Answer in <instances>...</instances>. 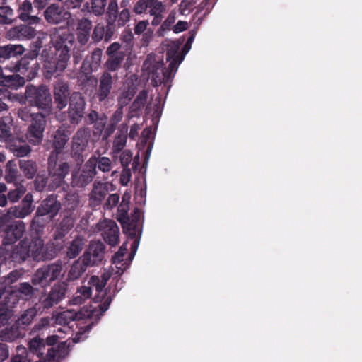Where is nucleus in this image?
Listing matches in <instances>:
<instances>
[{
	"label": "nucleus",
	"mask_w": 362,
	"mask_h": 362,
	"mask_svg": "<svg viewBox=\"0 0 362 362\" xmlns=\"http://www.w3.org/2000/svg\"><path fill=\"white\" fill-rule=\"evenodd\" d=\"M52 47L45 48L41 54L45 61L46 76L64 71L70 58V49L74 43V36L68 29L54 28L51 35Z\"/></svg>",
	"instance_id": "1"
},
{
	"label": "nucleus",
	"mask_w": 362,
	"mask_h": 362,
	"mask_svg": "<svg viewBox=\"0 0 362 362\" xmlns=\"http://www.w3.org/2000/svg\"><path fill=\"white\" fill-rule=\"evenodd\" d=\"M167 62H169L168 67L164 69L162 59H157L155 56L148 55L143 63L142 70L144 74L151 79L154 86L163 84L168 90L178 67L175 64V61L170 59Z\"/></svg>",
	"instance_id": "2"
},
{
	"label": "nucleus",
	"mask_w": 362,
	"mask_h": 362,
	"mask_svg": "<svg viewBox=\"0 0 362 362\" xmlns=\"http://www.w3.org/2000/svg\"><path fill=\"white\" fill-rule=\"evenodd\" d=\"M110 276L111 273L107 270L103 272L100 278L92 276V287L95 286L97 292L94 298H92V326L98 322L112 302L111 297L107 296L105 289Z\"/></svg>",
	"instance_id": "3"
},
{
	"label": "nucleus",
	"mask_w": 362,
	"mask_h": 362,
	"mask_svg": "<svg viewBox=\"0 0 362 362\" xmlns=\"http://www.w3.org/2000/svg\"><path fill=\"white\" fill-rule=\"evenodd\" d=\"M71 342L64 341L59 344L57 346H52L47 349L46 356L43 357V351L45 348V344L42 339L35 337L29 343L30 354H36L39 361L35 362H58L59 360L65 358L69 351Z\"/></svg>",
	"instance_id": "4"
},
{
	"label": "nucleus",
	"mask_w": 362,
	"mask_h": 362,
	"mask_svg": "<svg viewBox=\"0 0 362 362\" xmlns=\"http://www.w3.org/2000/svg\"><path fill=\"white\" fill-rule=\"evenodd\" d=\"M126 206L119 205L117 214V220L121 223L124 232L128 235L129 238L132 240L131 245L130 260L134 257L139 244L141 229H140V212L136 209L134 214L130 218L128 216Z\"/></svg>",
	"instance_id": "5"
},
{
	"label": "nucleus",
	"mask_w": 362,
	"mask_h": 362,
	"mask_svg": "<svg viewBox=\"0 0 362 362\" xmlns=\"http://www.w3.org/2000/svg\"><path fill=\"white\" fill-rule=\"evenodd\" d=\"M25 97L31 106H35L42 110H49L51 107V94L45 86H28L25 89Z\"/></svg>",
	"instance_id": "6"
},
{
	"label": "nucleus",
	"mask_w": 362,
	"mask_h": 362,
	"mask_svg": "<svg viewBox=\"0 0 362 362\" xmlns=\"http://www.w3.org/2000/svg\"><path fill=\"white\" fill-rule=\"evenodd\" d=\"M92 232L100 233L104 240L111 246L119 243V229L116 222L111 219L99 221Z\"/></svg>",
	"instance_id": "7"
},
{
	"label": "nucleus",
	"mask_w": 362,
	"mask_h": 362,
	"mask_svg": "<svg viewBox=\"0 0 362 362\" xmlns=\"http://www.w3.org/2000/svg\"><path fill=\"white\" fill-rule=\"evenodd\" d=\"M182 42L177 41H168L165 40L163 43V49L166 52V60L175 61V64L179 67L180 64L184 60L185 55L188 53L192 47V45L185 43L182 50L181 46Z\"/></svg>",
	"instance_id": "8"
},
{
	"label": "nucleus",
	"mask_w": 362,
	"mask_h": 362,
	"mask_svg": "<svg viewBox=\"0 0 362 362\" xmlns=\"http://www.w3.org/2000/svg\"><path fill=\"white\" fill-rule=\"evenodd\" d=\"M45 126L46 119L42 114L36 113L33 115L26 133V138L30 144L37 145L42 141Z\"/></svg>",
	"instance_id": "9"
},
{
	"label": "nucleus",
	"mask_w": 362,
	"mask_h": 362,
	"mask_svg": "<svg viewBox=\"0 0 362 362\" xmlns=\"http://www.w3.org/2000/svg\"><path fill=\"white\" fill-rule=\"evenodd\" d=\"M166 5L159 0H138L134 6L136 14L148 13L149 15L165 13Z\"/></svg>",
	"instance_id": "10"
},
{
	"label": "nucleus",
	"mask_w": 362,
	"mask_h": 362,
	"mask_svg": "<svg viewBox=\"0 0 362 362\" xmlns=\"http://www.w3.org/2000/svg\"><path fill=\"white\" fill-rule=\"evenodd\" d=\"M69 172V165L67 163H62L56 165L54 163L52 166V163L49 160V176L51 180V187L57 188L62 185L64 182L65 177Z\"/></svg>",
	"instance_id": "11"
},
{
	"label": "nucleus",
	"mask_w": 362,
	"mask_h": 362,
	"mask_svg": "<svg viewBox=\"0 0 362 362\" xmlns=\"http://www.w3.org/2000/svg\"><path fill=\"white\" fill-rule=\"evenodd\" d=\"M4 240L8 244H13L19 240L25 232V223L21 220L14 221L4 228Z\"/></svg>",
	"instance_id": "12"
},
{
	"label": "nucleus",
	"mask_w": 362,
	"mask_h": 362,
	"mask_svg": "<svg viewBox=\"0 0 362 362\" xmlns=\"http://www.w3.org/2000/svg\"><path fill=\"white\" fill-rule=\"evenodd\" d=\"M85 107V101L81 94L74 92L70 98L69 115L71 123H77L83 117Z\"/></svg>",
	"instance_id": "13"
},
{
	"label": "nucleus",
	"mask_w": 362,
	"mask_h": 362,
	"mask_svg": "<svg viewBox=\"0 0 362 362\" xmlns=\"http://www.w3.org/2000/svg\"><path fill=\"white\" fill-rule=\"evenodd\" d=\"M13 73H19L21 77H25V82L34 78L38 71V64L35 63L30 66L28 56L22 58L11 69H9Z\"/></svg>",
	"instance_id": "14"
},
{
	"label": "nucleus",
	"mask_w": 362,
	"mask_h": 362,
	"mask_svg": "<svg viewBox=\"0 0 362 362\" xmlns=\"http://www.w3.org/2000/svg\"><path fill=\"white\" fill-rule=\"evenodd\" d=\"M27 248L29 257L35 261H44L48 258L45 253L44 241L39 236L33 238L30 242L27 239Z\"/></svg>",
	"instance_id": "15"
},
{
	"label": "nucleus",
	"mask_w": 362,
	"mask_h": 362,
	"mask_svg": "<svg viewBox=\"0 0 362 362\" xmlns=\"http://www.w3.org/2000/svg\"><path fill=\"white\" fill-rule=\"evenodd\" d=\"M45 18L47 21L52 24H58L68 21L71 18V13L57 4H52L45 11Z\"/></svg>",
	"instance_id": "16"
},
{
	"label": "nucleus",
	"mask_w": 362,
	"mask_h": 362,
	"mask_svg": "<svg viewBox=\"0 0 362 362\" xmlns=\"http://www.w3.org/2000/svg\"><path fill=\"white\" fill-rule=\"evenodd\" d=\"M11 208L15 218L23 219L28 216L35 210L33 194L31 193L26 194L20 204L11 206Z\"/></svg>",
	"instance_id": "17"
},
{
	"label": "nucleus",
	"mask_w": 362,
	"mask_h": 362,
	"mask_svg": "<svg viewBox=\"0 0 362 362\" xmlns=\"http://www.w3.org/2000/svg\"><path fill=\"white\" fill-rule=\"evenodd\" d=\"M36 35V30L25 25L11 28L7 33V38L10 40H28Z\"/></svg>",
	"instance_id": "18"
},
{
	"label": "nucleus",
	"mask_w": 362,
	"mask_h": 362,
	"mask_svg": "<svg viewBox=\"0 0 362 362\" xmlns=\"http://www.w3.org/2000/svg\"><path fill=\"white\" fill-rule=\"evenodd\" d=\"M66 289L60 284L54 285L50 292L42 298V304L45 308H50L59 303L65 296Z\"/></svg>",
	"instance_id": "19"
},
{
	"label": "nucleus",
	"mask_w": 362,
	"mask_h": 362,
	"mask_svg": "<svg viewBox=\"0 0 362 362\" xmlns=\"http://www.w3.org/2000/svg\"><path fill=\"white\" fill-rule=\"evenodd\" d=\"M60 206V203L54 196L51 195L42 202L36 212L37 214L49 215L50 218H53L58 213Z\"/></svg>",
	"instance_id": "20"
},
{
	"label": "nucleus",
	"mask_w": 362,
	"mask_h": 362,
	"mask_svg": "<svg viewBox=\"0 0 362 362\" xmlns=\"http://www.w3.org/2000/svg\"><path fill=\"white\" fill-rule=\"evenodd\" d=\"M54 100L57 107L59 110L64 108L68 103L69 95V86L64 81H59L54 86Z\"/></svg>",
	"instance_id": "21"
},
{
	"label": "nucleus",
	"mask_w": 362,
	"mask_h": 362,
	"mask_svg": "<svg viewBox=\"0 0 362 362\" xmlns=\"http://www.w3.org/2000/svg\"><path fill=\"white\" fill-rule=\"evenodd\" d=\"M90 264V254L86 250L81 259L75 262L69 272V279L75 280L86 271L87 267Z\"/></svg>",
	"instance_id": "22"
},
{
	"label": "nucleus",
	"mask_w": 362,
	"mask_h": 362,
	"mask_svg": "<svg viewBox=\"0 0 362 362\" xmlns=\"http://www.w3.org/2000/svg\"><path fill=\"white\" fill-rule=\"evenodd\" d=\"M112 86V77L108 72H105L101 76L99 83V88L97 97L100 101H103L109 95Z\"/></svg>",
	"instance_id": "23"
},
{
	"label": "nucleus",
	"mask_w": 362,
	"mask_h": 362,
	"mask_svg": "<svg viewBox=\"0 0 362 362\" xmlns=\"http://www.w3.org/2000/svg\"><path fill=\"white\" fill-rule=\"evenodd\" d=\"M24 52L25 48L21 45L8 44L0 46V63L10 58L22 55Z\"/></svg>",
	"instance_id": "24"
},
{
	"label": "nucleus",
	"mask_w": 362,
	"mask_h": 362,
	"mask_svg": "<svg viewBox=\"0 0 362 362\" xmlns=\"http://www.w3.org/2000/svg\"><path fill=\"white\" fill-rule=\"evenodd\" d=\"M10 258L16 263L23 262L30 258L27 248V239L21 240L18 245L13 247L10 254Z\"/></svg>",
	"instance_id": "25"
},
{
	"label": "nucleus",
	"mask_w": 362,
	"mask_h": 362,
	"mask_svg": "<svg viewBox=\"0 0 362 362\" xmlns=\"http://www.w3.org/2000/svg\"><path fill=\"white\" fill-rule=\"evenodd\" d=\"M33 11L32 3L28 0H25L19 6L18 17L30 24H37L40 21V18L37 16H30V13Z\"/></svg>",
	"instance_id": "26"
},
{
	"label": "nucleus",
	"mask_w": 362,
	"mask_h": 362,
	"mask_svg": "<svg viewBox=\"0 0 362 362\" xmlns=\"http://www.w3.org/2000/svg\"><path fill=\"white\" fill-rule=\"evenodd\" d=\"M74 317H76L75 310H67L54 315L52 319L54 320L56 324L64 326V328L59 329V332H70L71 329L70 327H66V325L75 320Z\"/></svg>",
	"instance_id": "27"
},
{
	"label": "nucleus",
	"mask_w": 362,
	"mask_h": 362,
	"mask_svg": "<svg viewBox=\"0 0 362 362\" xmlns=\"http://www.w3.org/2000/svg\"><path fill=\"white\" fill-rule=\"evenodd\" d=\"M128 244L124 243L112 257V263L115 265L117 271L116 274L121 275L128 268L129 264L123 262L124 257L127 251Z\"/></svg>",
	"instance_id": "28"
},
{
	"label": "nucleus",
	"mask_w": 362,
	"mask_h": 362,
	"mask_svg": "<svg viewBox=\"0 0 362 362\" xmlns=\"http://www.w3.org/2000/svg\"><path fill=\"white\" fill-rule=\"evenodd\" d=\"M90 21L83 17L79 21L76 29L77 40L81 45H85L90 37Z\"/></svg>",
	"instance_id": "29"
},
{
	"label": "nucleus",
	"mask_w": 362,
	"mask_h": 362,
	"mask_svg": "<svg viewBox=\"0 0 362 362\" xmlns=\"http://www.w3.org/2000/svg\"><path fill=\"white\" fill-rule=\"evenodd\" d=\"M88 129H79L73 138L72 148L76 153H80L86 146L88 142Z\"/></svg>",
	"instance_id": "30"
},
{
	"label": "nucleus",
	"mask_w": 362,
	"mask_h": 362,
	"mask_svg": "<svg viewBox=\"0 0 362 362\" xmlns=\"http://www.w3.org/2000/svg\"><path fill=\"white\" fill-rule=\"evenodd\" d=\"M147 98V90H143L139 93L138 95L130 107L129 112V117L132 118L134 117H139L140 115V113L146 103Z\"/></svg>",
	"instance_id": "31"
},
{
	"label": "nucleus",
	"mask_w": 362,
	"mask_h": 362,
	"mask_svg": "<svg viewBox=\"0 0 362 362\" xmlns=\"http://www.w3.org/2000/svg\"><path fill=\"white\" fill-rule=\"evenodd\" d=\"M107 120V117L104 114L99 115L97 112L92 110V132L94 136L102 134Z\"/></svg>",
	"instance_id": "32"
},
{
	"label": "nucleus",
	"mask_w": 362,
	"mask_h": 362,
	"mask_svg": "<svg viewBox=\"0 0 362 362\" xmlns=\"http://www.w3.org/2000/svg\"><path fill=\"white\" fill-rule=\"evenodd\" d=\"M105 246L100 242L92 243V266L102 264L105 259Z\"/></svg>",
	"instance_id": "33"
},
{
	"label": "nucleus",
	"mask_w": 362,
	"mask_h": 362,
	"mask_svg": "<svg viewBox=\"0 0 362 362\" xmlns=\"http://www.w3.org/2000/svg\"><path fill=\"white\" fill-rule=\"evenodd\" d=\"M25 83V77H21L20 74H16L5 75L4 79L1 81L0 85L12 89H18L23 86Z\"/></svg>",
	"instance_id": "34"
},
{
	"label": "nucleus",
	"mask_w": 362,
	"mask_h": 362,
	"mask_svg": "<svg viewBox=\"0 0 362 362\" xmlns=\"http://www.w3.org/2000/svg\"><path fill=\"white\" fill-rule=\"evenodd\" d=\"M31 282L34 286H40L42 287L50 284L51 281L44 266L35 271L32 276Z\"/></svg>",
	"instance_id": "35"
},
{
	"label": "nucleus",
	"mask_w": 362,
	"mask_h": 362,
	"mask_svg": "<svg viewBox=\"0 0 362 362\" xmlns=\"http://www.w3.org/2000/svg\"><path fill=\"white\" fill-rule=\"evenodd\" d=\"M149 22L147 20H142L139 21L134 28V34L136 35H143V41L148 43L152 36L153 31L151 29H148Z\"/></svg>",
	"instance_id": "36"
},
{
	"label": "nucleus",
	"mask_w": 362,
	"mask_h": 362,
	"mask_svg": "<svg viewBox=\"0 0 362 362\" xmlns=\"http://www.w3.org/2000/svg\"><path fill=\"white\" fill-rule=\"evenodd\" d=\"M19 168L24 176L28 179L33 178L37 170L36 163L31 160H21Z\"/></svg>",
	"instance_id": "37"
},
{
	"label": "nucleus",
	"mask_w": 362,
	"mask_h": 362,
	"mask_svg": "<svg viewBox=\"0 0 362 362\" xmlns=\"http://www.w3.org/2000/svg\"><path fill=\"white\" fill-rule=\"evenodd\" d=\"M44 267L47 272L51 282L58 279L64 274L63 265L61 261H57L54 263L45 265Z\"/></svg>",
	"instance_id": "38"
},
{
	"label": "nucleus",
	"mask_w": 362,
	"mask_h": 362,
	"mask_svg": "<svg viewBox=\"0 0 362 362\" xmlns=\"http://www.w3.org/2000/svg\"><path fill=\"white\" fill-rule=\"evenodd\" d=\"M23 334L20 328L16 325H12L8 327H6L1 334V337L4 341L12 342L17 339L21 338Z\"/></svg>",
	"instance_id": "39"
},
{
	"label": "nucleus",
	"mask_w": 362,
	"mask_h": 362,
	"mask_svg": "<svg viewBox=\"0 0 362 362\" xmlns=\"http://www.w3.org/2000/svg\"><path fill=\"white\" fill-rule=\"evenodd\" d=\"M111 37L112 32L109 29H106L105 24L103 23L97 24L92 35V38L95 41H100L104 38L105 42H108Z\"/></svg>",
	"instance_id": "40"
},
{
	"label": "nucleus",
	"mask_w": 362,
	"mask_h": 362,
	"mask_svg": "<svg viewBox=\"0 0 362 362\" xmlns=\"http://www.w3.org/2000/svg\"><path fill=\"white\" fill-rule=\"evenodd\" d=\"M12 119L9 117H3L0 121V141H6L12 136L11 131Z\"/></svg>",
	"instance_id": "41"
},
{
	"label": "nucleus",
	"mask_w": 362,
	"mask_h": 362,
	"mask_svg": "<svg viewBox=\"0 0 362 362\" xmlns=\"http://www.w3.org/2000/svg\"><path fill=\"white\" fill-rule=\"evenodd\" d=\"M90 280L88 281V286H82L78 289L72 299L74 305L81 304L86 299L90 298Z\"/></svg>",
	"instance_id": "42"
},
{
	"label": "nucleus",
	"mask_w": 362,
	"mask_h": 362,
	"mask_svg": "<svg viewBox=\"0 0 362 362\" xmlns=\"http://www.w3.org/2000/svg\"><path fill=\"white\" fill-rule=\"evenodd\" d=\"M85 244L84 239L80 237L75 238L67 249V256L70 259L75 258L83 250Z\"/></svg>",
	"instance_id": "43"
},
{
	"label": "nucleus",
	"mask_w": 362,
	"mask_h": 362,
	"mask_svg": "<svg viewBox=\"0 0 362 362\" xmlns=\"http://www.w3.org/2000/svg\"><path fill=\"white\" fill-rule=\"evenodd\" d=\"M74 226L73 220L69 216L64 217L57 229L55 238H62L65 236Z\"/></svg>",
	"instance_id": "44"
},
{
	"label": "nucleus",
	"mask_w": 362,
	"mask_h": 362,
	"mask_svg": "<svg viewBox=\"0 0 362 362\" xmlns=\"http://www.w3.org/2000/svg\"><path fill=\"white\" fill-rule=\"evenodd\" d=\"M43 216V215L37 214V212H35L30 225L31 234L38 236L43 232L45 226Z\"/></svg>",
	"instance_id": "45"
},
{
	"label": "nucleus",
	"mask_w": 362,
	"mask_h": 362,
	"mask_svg": "<svg viewBox=\"0 0 362 362\" xmlns=\"http://www.w3.org/2000/svg\"><path fill=\"white\" fill-rule=\"evenodd\" d=\"M136 93V90L134 86L124 87L120 93L118 98V105L122 107L127 105L130 100L133 98Z\"/></svg>",
	"instance_id": "46"
},
{
	"label": "nucleus",
	"mask_w": 362,
	"mask_h": 362,
	"mask_svg": "<svg viewBox=\"0 0 362 362\" xmlns=\"http://www.w3.org/2000/svg\"><path fill=\"white\" fill-rule=\"evenodd\" d=\"M127 128H126L125 132H120L117 134L112 145V153L114 155L120 153L125 147L127 139Z\"/></svg>",
	"instance_id": "47"
},
{
	"label": "nucleus",
	"mask_w": 362,
	"mask_h": 362,
	"mask_svg": "<svg viewBox=\"0 0 362 362\" xmlns=\"http://www.w3.org/2000/svg\"><path fill=\"white\" fill-rule=\"evenodd\" d=\"M86 165V170H83L80 175L74 173L72 175V183L75 186L83 187L88 185L90 182V170L88 168Z\"/></svg>",
	"instance_id": "48"
},
{
	"label": "nucleus",
	"mask_w": 362,
	"mask_h": 362,
	"mask_svg": "<svg viewBox=\"0 0 362 362\" xmlns=\"http://www.w3.org/2000/svg\"><path fill=\"white\" fill-rule=\"evenodd\" d=\"M10 151L17 157H24L31 151L30 146L27 144L12 143L9 145Z\"/></svg>",
	"instance_id": "49"
},
{
	"label": "nucleus",
	"mask_w": 362,
	"mask_h": 362,
	"mask_svg": "<svg viewBox=\"0 0 362 362\" xmlns=\"http://www.w3.org/2000/svg\"><path fill=\"white\" fill-rule=\"evenodd\" d=\"M13 17V10L6 4H1L0 6V24H11Z\"/></svg>",
	"instance_id": "50"
},
{
	"label": "nucleus",
	"mask_w": 362,
	"mask_h": 362,
	"mask_svg": "<svg viewBox=\"0 0 362 362\" xmlns=\"http://www.w3.org/2000/svg\"><path fill=\"white\" fill-rule=\"evenodd\" d=\"M18 171L16 164L13 160H9L6 166L5 180L8 183L16 182L18 177Z\"/></svg>",
	"instance_id": "51"
},
{
	"label": "nucleus",
	"mask_w": 362,
	"mask_h": 362,
	"mask_svg": "<svg viewBox=\"0 0 362 362\" xmlns=\"http://www.w3.org/2000/svg\"><path fill=\"white\" fill-rule=\"evenodd\" d=\"M68 141V136L63 131L59 129L56 132L54 139V146L57 154L61 153Z\"/></svg>",
	"instance_id": "52"
},
{
	"label": "nucleus",
	"mask_w": 362,
	"mask_h": 362,
	"mask_svg": "<svg viewBox=\"0 0 362 362\" xmlns=\"http://www.w3.org/2000/svg\"><path fill=\"white\" fill-rule=\"evenodd\" d=\"M110 59L106 62L107 69L110 71L117 70L124 59V53L119 52L114 56H109Z\"/></svg>",
	"instance_id": "53"
},
{
	"label": "nucleus",
	"mask_w": 362,
	"mask_h": 362,
	"mask_svg": "<svg viewBox=\"0 0 362 362\" xmlns=\"http://www.w3.org/2000/svg\"><path fill=\"white\" fill-rule=\"evenodd\" d=\"M107 193V189L105 184H95L92 189V202H100L102 201Z\"/></svg>",
	"instance_id": "54"
},
{
	"label": "nucleus",
	"mask_w": 362,
	"mask_h": 362,
	"mask_svg": "<svg viewBox=\"0 0 362 362\" xmlns=\"http://www.w3.org/2000/svg\"><path fill=\"white\" fill-rule=\"evenodd\" d=\"M24 273L25 272L23 269H15L11 272L8 275L1 278L0 279L3 281L4 284L8 288L12 284L19 280L23 276Z\"/></svg>",
	"instance_id": "55"
},
{
	"label": "nucleus",
	"mask_w": 362,
	"mask_h": 362,
	"mask_svg": "<svg viewBox=\"0 0 362 362\" xmlns=\"http://www.w3.org/2000/svg\"><path fill=\"white\" fill-rule=\"evenodd\" d=\"M18 293L21 294L25 300H30L35 294V289L32 285L28 282L21 283L16 290Z\"/></svg>",
	"instance_id": "56"
},
{
	"label": "nucleus",
	"mask_w": 362,
	"mask_h": 362,
	"mask_svg": "<svg viewBox=\"0 0 362 362\" xmlns=\"http://www.w3.org/2000/svg\"><path fill=\"white\" fill-rule=\"evenodd\" d=\"M26 187L20 184H16V189L10 190L8 193V198L12 203L18 202L20 198L26 192Z\"/></svg>",
	"instance_id": "57"
},
{
	"label": "nucleus",
	"mask_w": 362,
	"mask_h": 362,
	"mask_svg": "<svg viewBox=\"0 0 362 362\" xmlns=\"http://www.w3.org/2000/svg\"><path fill=\"white\" fill-rule=\"evenodd\" d=\"M176 13L172 11L169 13L166 19L162 23L160 28L158 30L159 35H163L164 33L170 30L173 23L175 22Z\"/></svg>",
	"instance_id": "58"
},
{
	"label": "nucleus",
	"mask_w": 362,
	"mask_h": 362,
	"mask_svg": "<svg viewBox=\"0 0 362 362\" xmlns=\"http://www.w3.org/2000/svg\"><path fill=\"white\" fill-rule=\"evenodd\" d=\"M78 77L82 84L89 81L90 79V62L86 59L83 62Z\"/></svg>",
	"instance_id": "59"
},
{
	"label": "nucleus",
	"mask_w": 362,
	"mask_h": 362,
	"mask_svg": "<svg viewBox=\"0 0 362 362\" xmlns=\"http://www.w3.org/2000/svg\"><path fill=\"white\" fill-rule=\"evenodd\" d=\"M118 13V4L115 0L110 2L107 8V23L112 25L117 20Z\"/></svg>",
	"instance_id": "60"
},
{
	"label": "nucleus",
	"mask_w": 362,
	"mask_h": 362,
	"mask_svg": "<svg viewBox=\"0 0 362 362\" xmlns=\"http://www.w3.org/2000/svg\"><path fill=\"white\" fill-rule=\"evenodd\" d=\"M16 355L12 358V362H31L29 358V353L22 346H18Z\"/></svg>",
	"instance_id": "61"
},
{
	"label": "nucleus",
	"mask_w": 362,
	"mask_h": 362,
	"mask_svg": "<svg viewBox=\"0 0 362 362\" xmlns=\"http://www.w3.org/2000/svg\"><path fill=\"white\" fill-rule=\"evenodd\" d=\"M13 315V310L6 307L5 303H0V325H5Z\"/></svg>",
	"instance_id": "62"
},
{
	"label": "nucleus",
	"mask_w": 362,
	"mask_h": 362,
	"mask_svg": "<svg viewBox=\"0 0 362 362\" xmlns=\"http://www.w3.org/2000/svg\"><path fill=\"white\" fill-rule=\"evenodd\" d=\"M95 165L103 172H109L112 169V162L107 157H100L95 163Z\"/></svg>",
	"instance_id": "63"
},
{
	"label": "nucleus",
	"mask_w": 362,
	"mask_h": 362,
	"mask_svg": "<svg viewBox=\"0 0 362 362\" xmlns=\"http://www.w3.org/2000/svg\"><path fill=\"white\" fill-rule=\"evenodd\" d=\"M35 312L33 309L25 310L18 320V324L20 325H28L31 323Z\"/></svg>",
	"instance_id": "64"
}]
</instances>
